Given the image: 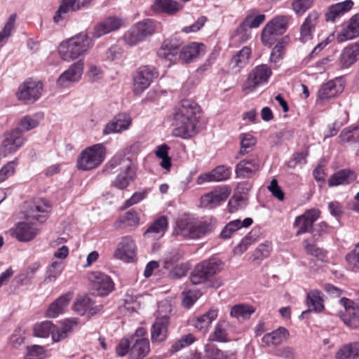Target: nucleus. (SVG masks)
Returning <instances> with one entry per match:
<instances>
[{
	"instance_id": "nucleus-4",
	"label": "nucleus",
	"mask_w": 359,
	"mask_h": 359,
	"mask_svg": "<svg viewBox=\"0 0 359 359\" xmlns=\"http://www.w3.org/2000/svg\"><path fill=\"white\" fill-rule=\"evenodd\" d=\"M106 147L95 144L83 150L77 159V167L81 170H90L97 168L106 158Z\"/></svg>"
},
{
	"instance_id": "nucleus-30",
	"label": "nucleus",
	"mask_w": 359,
	"mask_h": 359,
	"mask_svg": "<svg viewBox=\"0 0 359 359\" xmlns=\"http://www.w3.org/2000/svg\"><path fill=\"white\" fill-rule=\"evenodd\" d=\"M252 223V219L247 217L243 221L241 219H235L228 222L222 229L219 237L222 239L226 240L231 238L233 233L242 227H248Z\"/></svg>"
},
{
	"instance_id": "nucleus-21",
	"label": "nucleus",
	"mask_w": 359,
	"mask_h": 359,
	"mask_svg": "<svg viewBox=\"0 0 359 359\" xmlns=\"http://www.w3.org/2000/svg\"><path fill=\"white\" fill-rule=\"evenodd\" d=\"M39 233V229L33 224L27 222H19L12 229V235L18 241L27 242L32 240Z\"/></svg>"
},
{
	"instance_id": "nucleus-43",
	"label": "nucleus",
	"mask_w": 359,
	"mask_h": 359,
	"mask_svg": "<svg viewBox=\"0 0 359 359\" xmlns=\"http://www.w3.org/2000/svg\"><path fill=\"white\" fill-rule=\"evenodd\" d=\"M44 116L42 112L35 113L32 115H27L22 118L18 122V128L23 131H29L36 128L39 123L43 119Z\"/></svg>"
},
{
	"instance_id": "nucleus-16",
	"label": "nucleus",
	"mask_w": 359,
	"mask_h": 359,
	"mask_svg": "<svg viewBox=\"0 0 359 359\" xmlns=\"http://www.w3.org/2000/svg\"><path fill=\"white\" fill-rule=\"evenodd\" d=\"M83 67L84 62L82 60L73 63L60 76L57 81V84L62 87H67L69 83L79 81L81 78Z\"/></svg>"
},
{
	"instance_id": "nucleus-42",
	"label": "nucleus",
	"mask_w": 359,
	"mask_h": 359,
	"mask_svg": "<svg viewBox=\"0 0 359 359\" xmlns=\"http://www.w3.org/2000/svg\"><path fill=\"white\" fill-rule=\"evenodd\" d=\"M323 300L320 296V292L318 290L311 291L307 294L306 304L309 307L307 311L302 312V316L313 311L316 312H320L324 309Z\"/></svg>"
},
{
	"instance_id": "nucleus-33",
	"label": "nucleus",
	"mask_w": 359,
	"mask_h": 359,
	"mask_svg": "<svg viewBox=\"0 0 359 359\" xmlns=\"http://www.w3.org/2000/svg\"><path fill=\"white\" fill-rule=\"evenodd\" d=\"M182 6L174 0H155L151 5V10L155 13H164L174 15L177 13Z\"/></svg>"
},
{
	"instance_id": "nucleus-58",
	"label": "nucleus",
	"mask_w": 359,
	"mask_h": 359,
	"mask_svg": "<svg viewBox=\"0 0 359 359\" xmlns=\"http://www.w3.org/2000/svg\"><path fill=\"white\" fill-rule=\"evenodd\" d=\"M182 304L187 308H190L201 296V293L198 290H184L182 293Z\"/></svg>"
},
{
	"instance_id": "nucleus-57",
	"label": "nucleus",
	"mask_w": 359,
	"mask_h": 359,
	"mask_svg": "<svg viewBox=\"0 0 359 359\" xmlns=\"http://www.w3.org/2000/svg\"><path fill=\"white\" fill-rule=\"evenodd\" d=\"M195 337L192 334H187L182 336L177 341H175L171 346L170 352L171 353L179 351L184 347L191 345L195 341Z\"/></svg>"
},
{
	"instance_id": "nucleus-35",
	"label": "nucleus",
	"mask_w": 359,
	"mask_h": 359,
	"mask_svg": "<svg viewBox=\"0 0 359 359\" xmlns=\"http://www.w3.org/2000/svg\"><path fill=\"white\" fill-rule=\"evenodd\" d=\"M290 336L289 331L284 327H279L276 330L266 334L262 337V342L266 346L278 345L286 341Z\"/></svg>"
},
{
	"instance_id": "nucleus-52",
	"label": "nucleus",
	"mask_w": 359,
	"mask_h": 359,
	"mask_svg": "<svg viewBox=\"0 0 359 359\" xmlns=\"http://www.w3.org/2000/svg\"><path fill=\"white\" fill-rule=\"evenodd\" d=\"M255 15V11H252V12L248 14L245 17V20L241 22L242 27H248L250 29L252 28H257L265 20V15Z\"/></svg>"
},
{
	"instance_id": "nucleus-44",
	"label": "nucleus",
	"mask_w": 359,
	"mask_h": 359,
	"mask_svg": "<svg viewBox=\"0 0 359 359\" xmlns=\"http://www.w3.org/2000/svg\"><path fill=\"white\" fill-rule=\"evenodd\" d=\"M348 302L347 299H341V302L344 304L346 308V313L343 314L341 319L344 324L351 328H357L359 327V310H355L354 308H347L346 302Z\"/></svg>"
},
{
	"instance_id": "nucleus-24",
	"label": "nucleus",
	"mask_w": 359,
	"mask_h": 359,
	"mask_svg": "<svg viewBox=\"0 0 359 359\" xmlns=\"http://www.w3.org/2000/svg\"><path fill=\"white\" fill-rule=\"evenodd\" d=\"M319 15L316 11L311 12L300 27V40L306 43L312 39V34L318 22Z\"/></svg>"
},
{
	"instance_id": "nucleus-31",
	"label": "nucleus",
	"mask_w": 359,
	"mask_h": 359,
	"mask_svg": "<svg viewBox=\"0 0 359 359\" xmlns=\"http://www.w3.org/2000/svg\"><path fill=\"white\" fill-rule=\"evenodd\" d=\"M218 316V309H210L203 315L192 320V324L199 331L205 332L208 327Z\"/></svg>"
},
{
	"instance_id": "nucleus-41",
	"label": "nucleus",
	"mask_w": 359,
	"mask_h": 359,
	"mask_svg": "<svg viewBox=\"0 0 359 359\" xmlns=\"http://www.w3.org/2000/svg\"><path fill=\"white\" fill-rule=\"evenodd\" d=\"M353 6V2L351 0H346L331 6L325 14L326 20L334 22L337 18L351 10Z\"/></svg>"
},
{
	"instance_id": "nucleus-22",
	"label": "nucleus",
	"mask_w": 359,
	"mask_h": 359,
	"mask_svg": "<svg viewBox=\"0 0 359 359\" xmlns=\"http://www.w3.org/2000/svg\"><path fill=\"white\" fill-rule=\"evenodd\" d=\"M259 169V160L256 156L241 161L236 167V174L238 178H248Z\"/></svg>"
},
{
	"instance_id": "nucleus-6",
	"label": "nucleus",
	"mask_w": 359,
	"mask_h": 359,
	"mask_svg": "<svg viewBox=\"0 0 359 359\" xmlns=\"http://www.w3.org/2000/svg\"><path fill=\"white\" fill-rule=\"evenodd\" d=\"M221 264L220 261L215 259L198 264L191 273V283L198 285L209 280L212 276L221 270Z\"/></svg>"
},
{
	"instance_id": "nucleus-13",
	"label": "nucleus",
	"mask_w": 359,
	"mask_h": 359,
	"mask_svg": "<svg viewBox=\"0 0 359 359\" xmlns=\"http://www.w3.org/2000/svg\"><path fill=\"white\" fill-rule=\"evenodd\" d=\"M320 212L318 209L307 210L304 214L296 217L294 226L298 229L296 235L299 236L312 231L313 223L319 218Z\"/></svg>"
},
{
	"instance_id": "nucleus-39",
	"label": "nucleus",
	"mask_w": 359,
	"mask_h": 359,
	"mask_svg": "<svg viewBox=\"0 0 359 359\" xmlns=\"http://www.w3.org/2000/svg\"><path fill=\"white\" fill-rule=\"evenodd\" d=\"M355 180V175L350 170H341L336 172L328 180L329 187L348 184Z\"/></svg>"
},
{
	"instance_id": "nucleus-48",
	"label": "nucleus",
	"mask_w": 359,
	"mask_h": 359,
	"mask_svg": "<svg viewBox=\"0 0 359 359\" xmlns=\"http://www.w3.org/2000/svg\"><path fill=\"white\" fill-rule=\"evenodd\" d=\"M259 237V230L252 229L248 235H246L234 248V253L238 255L245 252L248 247L255 243Z\"/></svg>"
},
{
	"instance_id": "nucleus-50",
	"label": "nucleus",
	"mask_w": 359,
	"mask_h": 359,
	"mask_svg": "<svg viewBox=\"0 0 359 359\" xmlns=\"http://www.w3.org/2000/svg\"><path fill=\"white\" fill-rule=\"evenodd\" d=\"M55 330V325L51 321H43L34 325V335L36 337L47 338L50 334L52 335Z\"/></svg>"
},
{
	"instance_id": "nucleus-53",
	"label": "nucleus",
	"mask_w": 359,
	"mask_h": 359,
	"mask_svg": "<svg viewBox=\"0 0 359 359\" xmlns=\"http://www.w3.org/2000/svg\"><path fill=\"white\" fill-rule=\"evenodd\" d=\"M123 40L129 46H135L144 41L135 24L124 34Z\"/></svg>"
},
{
	"instance_id": "nucleus-29",
	"label": "nucleus",
	"mask_w": 359,
	"mask_h": 359,
	"mask_svg": "<svg viewBox=\"0 0 359 359\" xmlns=\"http://www.w3.org/2000/svg\"><path fill=\"white\" fill-rule=\"evenodd\" d=\"M359 58V44L353 43L342 50L339 57V65L342 68H348Z\"/></svg>"
},
{
	"instance_id": "nucleus-9",
	"label": "nucleus",
	"mask_w": 359,
	"mask_h": 359,
	"mask_svg": "<svg viewBox=\"0 0 359 359\" xmlns=\"http://www.w3.org/2000/svg\"><path fill=\"white\" fill-rule=\"evenodd\" d=\"M42 90L41 81L29 79L20 84L15 95L18 100L25 104H33L40 98Z\"/></svg>"
},
{
	"instance_id": "nucleus-47",
	"label": "nucleus",
	"mask_w": 359,
	"mask_h": 359,
	"mask_svg": "<svg viewBox=\"0 0 359 359\" xmlns=\"http://www.w3.org/2000/svg\"><path fill=\"white\" fill-rule=\"evenodd\" d=\"M201 46L203 45L195 42L191 43L180 52V58L187 63L191 62L200 55Z\"/></svg>"
},
{
	"instance_id": "nucleus-3",
	"label": "nucleus",
	"mask_w": 359,
	"mask_h": 359,
	"mask_svg": "<svg viewBox=\"0 0 359 359\" xmlns=\"http://www.w3.org/2000/svg\"><path fill=\"white\" fill-rule=\"evenodd\" d=\"M92 46L88 35L80 33L59 46V54L66 61L73 60L87 52Z\"/></svg>"
},
{
	"instance_id": "nucleus-56",
	"label": "nucleus",
	"mask_w": 359,
	"mask_h": 359,
	"mask_svg": "<svg viewBox=\"0 0 359 359\" xmlns=\"http://www.w3.org/2000/svg\"><path fill=\"white\" fill-rule=\"evenodd\" d=\"M204 351L208 359H226L228 358L225 353L213 344H206Z\"/></svg>"
},
{
	"instance_id": "nucleus-55",
	"label": "nucleus",
	"mask_w": 359,
	"mask_h": 359,
	"mask_svg": "<svg viewBox=\"0 0 359 359\" xmlns=\"http://www.w3.org/2000/svg\"><path fill=\"white\" fill-rule=\"evenodd\" d=\"M16 18V14L13 13L10 15L7 22L5 23L3 29L0 32V44L11 36L12 32L15 28Z\"/></svg>"
},
{
	"instance_id": "nucleus-10",
	"label": "nucleus",
	"mask_w": 359,
	"mask_h": 359,
	"mask_svg": "<svg viewBox=\"0 0 359 359\" xmlns=\"http://www.w3.org/2000/svg\"><path fill=\"white\" fill-rule=\"evenodd\" d=\"M287 26V19L285 16H278L268 22L262 32V41L265 45L271 46L277 38L283 34Z\"/></svg>"
},
{
	"instance_id": "nucleus-17",
	"label": "nucleus",
	"mask_w": 359,
	"mask_h": 359,
	"mask_svg": "<svg viewBox=\"0 0 359 359\" xmlns=\"http://www.w3.org/2000/svg\"><path fill=\"white\" fill-rule=\"evenodd\" d=\"M231 174V170L229 167L225 165H218L211 172L201 174L196 183L199 185L208 182H221L229 179Z\"/></svg>"
},
{
	"instance_id": "nucleus-51",
	"label": "nucleus",
	"mask_w": 359,
	"mask_h": 359,
	"mask_svg": "<svg viewBox=\"0 0 359 359\" xmlns=\"http://www.w3.org/2000/svg\"><path fill=\"white\" fill-rule=\"evenodd\" d=\"M255 312L252 306L245 304H237L231 308L230 315L237 319H248Z\"/></svg>"
},
{
	"instance_id": "nucleus-5",
	"label": "nucleus",
	"mask_w": 359,
	"mask_h": 359,
	"mask_svg": "<svg viewBox=\"0 0 359 359\" xmlns=\"http://www.w3.org/2000/svg\"><path fill=\"white\" fill-rule=\"evenodd\" d=\"M212 226L207 222L199 224L187 219H181L177 222L173 234L184 238H198L210 232Z\"/></svg>"
},
{
	"instance_id": "nucleus-28",
	"label": "nucleus",
	"mask_w": 359,
	"mask_h": 359,
	"mask_svg": "<svg viewBox=\"0 0 359 359\" xmlns=\"http://www.w3.org/2000/svg\"><path fill=\"white\" fill-rule=\"evenodd\" d=\"M168 323L169 318L166 316L156 320L151 330L153 342H161L166 339Z\"/></svg>"
},
{
	"instance_id": "nucleus-11",
	"label": "nucleus",
	"mask_w": 359,
	"mask_h": 359,
	"mask_svg": "<svg viewBox=\"0 0 359 359\" xmlns=\"http://www.w3.org/2000/svg\"><path fill=\"white\" fill-rule=\"evenodd\" d=\"M158 76L154 67L142 66L136 72L133 77V91L135 95H140L151 83L154 79Z\"/></svg>"
},
{
	"instance_id": "nucleus-32",
	"label": "nucleus",
	"mask_w": 359,
	"mask_h": 359,
	"mask_svg": "<svg viewBox=\"0 0 359 359\" xmlns=\"http://www.w3.org/2000/svg\"><path fill=\"white\" fill-rule=\"evenodd\" d=\"M229 323L226 320H219L215 326L209 339L211 341L226 343L230 341L229 334Z\"/></svg>"
},
{
	"instance_id": "nucleus-49",
	"label": "nucleus",
	"mask_w": 359,
	"mask_h": 359,
	"mask_svg": "<svg viewBox=\"0 0 359 359\" xmlns=\"http://www.w3.org/2000/svg\"><path fill=\"white\" fill-rule=\"evenodd\" d=\"M143 40L151 36L156 31L157 25L151 19H146L135 23Z\"/></svg>"
},
{
	"instance_id": "nucleus-40",
	"label": "nucleus",
	"mask_w": 359,
	"mask_h": 359,
	"mask_svg": "<svg viewBox=\"0 0 359 359\" xmlns=\"http://www.w3.org/2000/svg\"><path fill=\"white\" fill-rule=\"evenodd\" d=\"M353 6V2L351 0H346L331 6L325 14L326 20L334 22L337 18L351 10Z\"/></svg>"
},
{
	"instance_id": "nucleus-45",
	"label": "nucleus",
	"mask_w": 359,
	"mask_h": 359,
	"mask_svg": "<svg viewBox=\"0 0 359 359\" xmlns=\"http://www.w3.org/2000/svg\"><path fill=\"white\" fill-rule=\"evenodd\" d=\"M337 359H359V342L343 346L336 353Z\"/></svg>"
},
{
	"instance_id": "nucleus-18",
	"label": "nucleus",
	"mask_w": 359,
	"mask_h": 359,
	"mask_svg": "<svg viewBox=\"0 0 359 359\" xmlns=\"http://www.w3.org/2000/svg\"><path fill=\"white\" fill-rule=\"evenodd\" d=\"M344 88V82L341 79L336 78L324 83L318 92V98L325 100L335 97L342 93Z\"/></svg>"
},
{
	"instance_id": "nucleus-12",
	"label": "nucleus",
	"mask_w": 359,
	"mask_h": 359,
	"mask_svg": "<svg viewBox=\"0 0 359 359\" xmlns=\"http://www.w3.org/2000/svg\"><path fill=\"white\" fill-rule=\"evenodd\" d=\"M88 278L92 284L93 289L99 296H107L114 289L111 278L104 273L92 271L88 273Z\"/></svg>"
},
{
	"instance_id": "nucleus-20",
	"label": "nucleus",
	"mask_w": 359,
	"mask_h": 359,
	"mask_svg": "<svg viewBox=\"0 0 359 359\" xmlns=\"http://www.w3.org/2000/svg\"><path fill=\"white\" fill-rule=\"evenodd\" d=\"M122 25V19L115 16L109 17L94 27L93 36L95 38H100L111 32L118 29Z\"/></svg>"
},
{
	"instance_id": "nucleus-59",
	"label": "nucleus",
	"mask_w": 359,
	"mask_h": 359,
	"mask_svg": "<svg viewBox=\"0 0 359 359\" xmlns=\"http://www.w3.org/2000/svg\"><path fill=\"white\" fill-rule=\"evenodd\" d=\"M134 341V335L123 338L116 348V353L120 357L126 355L127 353L130 355V349L131 344Z\"/></svg>"
},
{
	"instance_id": "nucleus-19",
	"label": "nucleus",
	"mask_w": 359,
	"mask_h": 359,
	"mask_svg": "<svg viewBox=\"0 0 359 359\" xmlns=\"http://www.w3.org/2000/svg\"><path fill=\"white\" fill-rule=\"evenodd\" d=\"M131 122L132 120L129 115L126 114H118L105 125L102 133L104 135H108L112 133H121L129 128Z\"/></svg>"
},
{
	"instance_id": "nucleus-54",
	"label": "nucleus",
	"mask_w": 359,
	"mask_h": 359,
	"mask_svg": "<svg viewBox=\"0 0 359 359\" xmlns=\"http://www.w3.org/2000/svg\"><path fill=\"white\" fill-rule=\"evenodd\" d=\"M256 144L255 138L250 134L243 133L241 135V149L239 155L243 156L249 153Z\"/></svg>"
},
{
	"instance_id": "nucleus-7",
	"label": "nucleus",
	"mask_w": 359,
	"mask_h": 359,
	"mask_svg": "<svg viewBox=\"0 0 359 359\" xmlns=\"http://www.w3.org/2000/svg\"><path fill=\"white\" fill-rule=\"evenodd\" d=\"M25 141L26 139L18 127L5 131L0 146V156L6 157L16 152Z\"/></svg>"
},
{
	"instance_id": "nucleus-37",
	"label": "nucleus",
	"mask_w": 359,
	"mask_h": 359,
	"mask_svg": "<svg viewBox=\"0 0 359 359\" xmlns=\"http://www.w3.org/2000/svg\"><path fill=\"white\" fill-rule=\"evenodd\" d=\"M168 226V219L165 216L156 219L144 233L147 238H160L163 236Z\"/></svg>"
},
{
	"instance_id": "nucleus-61",
	"label": "nucleus",
	"mask_w": 359,
	"mask_h": 359,
	"mask_svg": "<svg viewBox=\"0 0 359 359\" xmlns=\"http://www.w3.org/2000/svg\"><path fill=\"white\" fill-rule=\"evenodd\" d=\"M79 9H80V7L73 8L72 6H69V5L62 1L59 8L55 12V14L53 17V20L55 23H59L62 19L65 18V15L67 14L69 11H76Z\"/></svg>"
},
{
	"instance_id": "nucleus-64",
	"label": "nucleus",
	"mask_w": 359,
	"mask_h": 359,
	"mask_svg": "<svg viewBox=\"0 0 359 359\" xmlns=\"http://www.w3.org/2000/svg\"><path fill=\"white\" fill-rule=\"evenodd\" d=\"M313 0H295L292 4L294 11L299 15L303 14L312 5Z\"/></svg>"
},
{
	"instance_id": "nucleus-34",
	"label": "nucleus",
	"mask_w": 359,
	"mask_h": 359,
	"mask_svg": "<svg viewBox=\"0 0 359 359\" xmlns=\"http://www.w3.org/2000/svg\"><path fill=\"white\" fill-rule=\"evenodd\" d=\"M94 302L88 296L77 297L73 305V310L81 316L89 313L93 316L97 313V309L93 306Z\"/></svg>"
},
{
	"instance_id": "nucleus-27",
	"label": "nucleus",
	"mask_w": 359,
	"mask_h": 359,
	"mask_svg": "<svg viewBox=\"0 0 359 359\" xmlns=\"http://www.w3.org/2000/svg\"><path fill=\"white\" fill-rule=\"evenodd\" d=\"M150 351L149 341L146 338H136L131 344L129 359H143Z\"/></svg>"
},
{
	"instance_id": "nucleus-14",
	"label": "nucleus",
	"mask_w": 359,
	"mask_h": 359,
	"mask_svg": "<svg viewBox=\"0 0 359 359\" xmlns=\"http://www.w3.org/2000/svg\"><path fill=\"white\" fill-rule=\"evenodd\" d=\"M136 245L130 236L123 237L114 252V257L126 262H133L136 255Z\"/></svg>"
},
{
	"instance_id": "nucleus-2",
	"label": "nucleus",
	"mask_w": 359,
	"mask_h": 359,
	"mask_svg": "<svg viewBox=\"0 0 359 359\" xmlns=\"http://www.w3.org/2000/svg\"><path fill=\"white\" fill-rule=\"evenodd\" d=\"M102 172L105 176L116 175L111 185L120 190L126 189L136 177L132 161L122 153L114 155L104 165Z\"/></svg>"
},
{
	"instance_id": "nucleus-26",
	"label": "nucleus",
	"mask_w": 359,
	"mask_h": 359,
	"mask_svg": "<svg viewBox=\"0 0 359 359\" xmlns=\"http://www.w3.org/2000/svg\"><path fill=\"white\" fill-rule=\"evenodd\" d=\"M72 292H67L59 297L50 304L46 311V316L48 318H54L62 313L72 299Z\"/></svg>"
},
{
	"instance_id": "nucleus-62",
	"label": "nucleus",
	"mask_w": 359,
	"mask_h": 359,
	"mask_svg": "<svg viewBox=\"0 0 359 359\" xmlns=\"http://www.w3.org/2000/svg\"><path fill=\"white\" fill-rule=\"evenodd\" d=\"M139 220L137 212L133 210H130L120 218L119 222L123 223L125 226H132L137 225L139 223Z\"/></svg>"
},
{
	"instance_id": "nucleus-8",
	"label": "nucleus",
	"mask_w": 359,
	"mask_h": 359,
	"mask_svg": "<svg viewBox=\"0 0 359 359\" xmlns=\"http://www.w3.org/2000/svg\"><path fill=\"white\" fill-rule=\"evenodd\" d=\"M272 72L267 65H260L254 67L249 73L243 86V91L249 93L255 91L257 87L268 82Z\"/></svg>"
},
{
	"instance_id": "nucleus-15",
	"label": "nucleus",
	"mask_w": 359,
	"mask_h": 359,
	"mask_svg": "<svg viewBox=\"0 0 359 359\" xmlns=\"http://www.w3.org/2000/svg\"><path fill=\"white\" fill-rule=\"evenodd\" d=\"M231 190L228 187H218L212 191L203 195L201 198L203 207L212 208L226 201L230 195Z\"/></svg>"
},
{
	"instance_id": "nucleus-60",
	"label": "nucleus",
	"mask_w": 359,
	"mask_h": 359,
	"mask_svg": "<svg viewBox=\"0 0 359 359\" xmlns=\"http://www.w3.org/2000/svg\"><path fill=\"white\" fill-rule=\"evenodd\" d=\"M271 243L269 241H266L259 245L254 252L253 256L255 259H262L268 257L271 253Z\"/></svg>"
},
{
	"instance_id": "nucleus-38",
	"label": "nucleus",
	"mask_w": 359,
	"mask_h": 359,
	"mask_svg": "<svg viewBox=\"0 0 359 359\" xmlns=\"http://www.w3.org/2000/svg\"><path fill=\"white\" fill-rule=\"evenodd\" d=\"M50 211V206L45 199H39L32 208V215L29 217L43 223L48 218V214Z\"/></svg>"
},
{
	"instance_id": "nucleus-23",
	"label": "nucleus",
	"mask_w": 359,
	"mask_h": 359,
	"mask_svg": "<svg viewBox=\"0 0 359 359\" xmlns=\"http://www.w3.org/2000/svg\"><path fill=\"white\" fill-rule=\"evenodd\" d=\"M181 46V43L175 38L164 40L157 53L160 57L170 61L175 60Z\"/></svg>"
},
{
	"instance_id": "nucleus-25",
	"label": "nucleus",
	"mask_w": 359,
	"mask_h": 359,
	"mask_svg": "<svg viewBox=\"0 0 359 359\" xmlns=\"http://www.w3.org/2000/svg\"><path fill=\"white\" fill-rule=\"evenodd\" d=\"M359 35V15H353L349 22L344 25L341 32L337 34L339 42L351 40Z\"/></svg>"
},
{
	"instance_id": "nucleus-36",
	"label": "nucleus",
	"mask_w": 359,
	"mask_h": 359,
	"mask_svg": "<svg viewBox=\"0 0 359 359\" xmlns=\"http://www.w3.org/2000/svg\"><path fill=\"white\" fill-rule=\"evenodd\" d=\"M251 50L250 48L243 47L230 61L229 67L235 73L239 72L248 63Z\"/></svg>"
},
{
	"instance_id": "nucleus-46",
	"label": "nucleus",
	"mask_w": 359,
	"mask_h": 359,
	"mask_svg": "<svg viewBox=\"0 0 359 359\" xmlns=\"http://www.w3.org/2000/svg\"><path fill=\"white\" fill-rule=\"evenodd\" d=\"M64 269V263L62 261H53L47 267L44 284L54 283L60 276Z\"/></svg>"
},
{
	"instance_id": "nucleus-63",
	"label": "nucleus",
	"mask_w": 359,
	"mask_h": 359,
	"mask_svg": "<svg viewBox=\"0 0 359 359\" xmlns=\"http://www.w3.org/2000/svg\"><path fill=\"white\" fill-rule=\"evenodd\" d=\"M251 37V32L248 27H242V23L235 31L234 38L241 43L247 41Z\"/></svg>"
},
{
	"instance_id": "nucleus-1",
	"label": "nucleus",
	"mask_w": 359,
	"mask_h": 359,
	"mask_svg": "<svg viewBox=\"0 0 359 359\" xmlns=\"http://www.w3.org/2000/svg\"><path fill=\"white\" fill-rule=\"evenodd\" d=\"M201 113L200 106L191 100H182L175 109L174 119L177 127L172 135L177 137L188 139L197 133V124Z\"/></svg>"
}]
</instances>
